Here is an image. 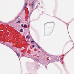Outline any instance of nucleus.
<instances>
[{"label": "nucleus", "instance_id": "1a4fd4ad", "mask_svg": "<svg viewBox=\"0 0 74 74\" xmlns=\"http://www.w3.org/2000/svg\"><path fill=\"white\" fill-rule=\"evenodd\" d=\"M31 42L32 44L33 42H34V41H32Z\"/></svg>", "mask_w": 74, "mask_h": 74}, {"label": "nucleus", "instance_id": "f8f14e48", "mask_svg": "<svg viewBox=\"0 0 74 74\" xmlns=\"http://www.w3.org/2000/svg\"><path fill=\"white\" fill-rule=\"evenodd\" d=\"M25 8H25V6L24 8L23 9V10H25Z\"/></svg>", "mask_w": 74, "mask_h": 74}, {"label": "nucleus", "instance_id": "ddd939ff", "mask_svg": "<svg viewBox=\"0 0 74 74\" xmlns=\"http://www.w3.org/2000/svg\"><path fill=\"white\" fill-rule=\"evenodd\" d=\"M34 47V45H32V48H33V47Z\"/></svg>", "mask_w": 74, "mask_h": 74}, {"label": "nucleus", "instance_id": "dca6fc26", "mask_svg": "<svg viewBox=\"0 0 74 74\" xmlns=\"http://www.w3.org/2000/svg\"><path fill=\"white\" fill-rule=\"evenodd\" d=\"M30 37H28V39H30Z\"/></svg>", "mask_w": 74, "mask_h": 74}, {"label": "nucleus", "instance_id": "a211bd4d", "mask_svg": "<svg viewBox=\"0 0 74 74\" xmlns=\"http://www.w3.org/2000/svg\"><path fill=\"white\" fill-rule=\"evenodd\" d=\"M27 42H28V41H27Z\"/></svg>", "mask_w": 74, "mask_h": 74}, {"label": "nucleus", "instance_id": "0eeeda50", "mask_svg": "<svg viewBox=\"0 0 74 74\" xmlns=\"http://www.w3.org/2000/svg\"><path fill=\"white\" fill-rule=\"evenodd\" d=\"M53 62H55L56 61H57V60H56V59L54 58V59H53Z\"/></svg>", "mask_w": 74, "mask_h": 74}, {"label": "nucleus", "instance_id": "39448f33", "mask_svg": "<svg viewBox=\"0 0 74 74\" xmlns=\"http://www.w3.org/2000/svg\"><path fill=\"white\" fill-rule=\"evenodd\" d=\"M16 54L18 57H19L20 56V54L18 53H17Z\"/></svg>", "mask_w": 74, "mask_h": 74}, {"label": "nucleus", "instance_id": "9b49d317", "mask_svg": "<svg viewBox=\"0 0 74 74\" xmlns=\"http://www.w3.org/2000/svg\"><path fill=\"white\" fill-rule=\"evenodd\" d=\"M26 37V38H28V37H29V36L28 35Z\"/></svg>", "mask_w": 74, "mask_h": 74}, {"label": "nucleus", "instance_id": "f257e3e1", "mask_svg": "<svg viewBox=\"0 0 74 74\" xmlns=\"http://www.w3.org/2000/svg\"><path fill=\"white\" fill-rule=\"evenodd\" d=\"M34 1H33L31 4V6L32 7V8H33V7L34 6Z\"/></svg>", "mask_w": 74, "mask_h": 74}, {"label": "nucleus", "instance_id": "423d86ee", "mask_svg": "<svg viewBox=\"0 0 74 74\" xmlns=\"http://www.w3.org/2000/svg\"><path fill=\"white\" fill-rule=\"evenodd\" d=\"M24 27H26V28H27V25H25L24 26Z\"/></svg>", "mask_w": 74, "mask_h": 74}, {"label": "nucleus", "instance_id": "6e6552de", "mask_svg": "<svg viewBox=\"0 0 74 74\" xmlns=\"http://www.w3.org/2000/svg\"><path fill=\"white\" fill-rule=\"evenodd\" d=\"M37 46H38V48H39V49H40V47H39V46H38V45H37Z\"/></svg>", "mask_w": 74, "mask_h": 74}, {"label": "nucleus", "instance_id": "4468645a", "mask_svg": "<svg viewBox=\"0 0 74 74\" xmlns=\"http://www.w3.org/2000/svg\"><path fill=\"white\" fill-rule=\"evenodd\" d=\"M21 26L22 27H23V24H21Z\"/></svg>", "mask_w": 74, "mask_h": 74}, {"label": "nucleus", "instance_id": "f03ea898", "mask_svg": "<svg viewBox=\"0 0 74 74\" xmlns=\"http://www.w3.org/2000/svg\"><path fill=\"white\" fill-rule=\"evenodd\" d=\"M20 30L21 33H22V32H23V29H22V28Z\"/></svg>", "mask_w": 74, "mask_h": 74}, {"label": "nucleus", "instance_id": "7ed1b4c3", "mask_svg": "<svg viewBox=\"0 0 74 74\" xmlns=\"http://www.w3.org/2000/svg\"><path fill=\"white\" fill-rule=\"evenodd\" d=\"M28 4V3L27 2L25 3V8H26V7L27 5Z\"/></svg>", "mask_w": 74, "mask_h": 74}, {"label": "nucleus", "instance_id": "9d476101", "mask_svg": "<svg viewBox=\"0 0 74 74\" xmlns=\"http://www.w3.org/2000/svg\"><path fill=\"white\" fill-rule=\"evenodd\" d=\"M20 22H21V21H19L18 22H17V23H20Z\"/></svg>", "mask_w": 74, "mask_h": 74}, {"label": "nucleus", "instance_id": "20e7f679", "mask_svg": "<svg viewBox=\"0 0 74 74\" xmlns=\"http://www.w3.org/2000/svg\"><path fill=\"white\" fill-rule=\"evenodd\" d=\"M35 61H36L37 62H38V61H39V60L37 58H35Z\"/></svg>", "mask_w": 74, "mask_h": 74}, {"label": "nucleus", "instance_id": "2eb2a0df", "mask_svg": "<svg viewBox=\"0 0 74 74\" xmlns=\"http://www.w3.org/2000/svg\"><path fill=\"white\" fill-rule=\"evenodd\" d=\"M18 18H19V16H18L17 18H16V20L17 19H18Z\"/></svg>", "mask_w": 74, "mask_h": 74}, {"label": "nucleus", "instance_id": "f3484780", "mask_svg": "<svg viewBox=\"0 0 74 74\" xmlns=\"http://www.w3.org/2000/svg\"><path fill=\"white\" fill-rule=\"evenodd\" d=\"M38 4H40V3H39Z\"/></svg>", "mask_w": 74, "mask_h": 74}]
</instances>
